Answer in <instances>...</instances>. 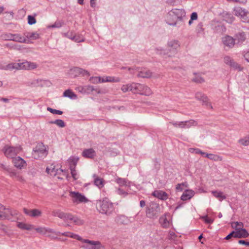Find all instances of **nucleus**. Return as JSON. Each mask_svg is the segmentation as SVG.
I'll return each mask as SVG.
<instances>
[{
	"mask_svg": "<svg viewBox=\"0 0 249 249\" xmlns=\"http://www.w3.org/2000/svg\"><path fill=\"white\" fill-rule=\"evenodd\" d=\"M37 65L34 62L18 60V62L12 63L8 64L6 66V69L9 70H32L36 69Z\"/></svg>",
	"mask_w": 249,
	"mask_h": 249,
	"instance_id": "obj_1",
	"label": "nucleus"
},
{
	"mask_svg": "<svg viewBox=\"0 0 249 249\" xmlns=\"http://www.w3.org/2000/svg\"><path fill=\"white\" fill-rule=\"evenodd\" d=\"M52 214L53 216H57L65 221H71L75 225H82L84 223L83 220L78 217L70 213H64L59 210L53 211Z\"/></svg>",
	"mask_w": 249,
	"mask_h": 249,
	"instance_id": "obj_2",
	"label": "nucleus"
},
{
	"mask_svg": "<svg viewBox=\"0 0 249 249\" xmlns=\"http://www.w3.org/2000/svg\"><path fill=\"white\" fill-rule=\"evenodd\" d=\"M96 207L100 213L107 215L111 214L114 211L113 203L107 199L98 201Z\"/></svg>",
	"mask_w": 249,
	"mask_h": 249,
	"instance_id": "obj_3",
	"label": "nucleus"
},
{
	"mask_svg": "<svg viewBox=\"0 0 249 249\" xmlns=\"http://www.w3.org/2000/svg\"><path fill=\"white\" fill-rule=\"evenodd\" d=\"M231 226L233 228L235 229V238H246L249 236V234L247 230L243 228V224L242 222H232Z\"/></svg>",
	"mask_w": 249,
	"mask_h": 249,
	"instance_id": "obj_4",
	"label": "nucleus"
},
{
	"mask_svg": "<svg viewBox=\"0 0 249 249\" xmlns=\"http://www.w3.org/2000/svg\"><path fill=\"white\" fill-rule=\"evenodd\" d=\"M160 212V209L159 204L152 202L150 203L147 207L146 213L148 217L154 218L158 217Z\"/></svg>",
	"mask_w": 249,
	"mask_h": 249,
	"instance_id": "obj_5",
	"label": "nucleus"
},
{
	"mask_svg": "<svg viewBox=\"0 0 249 249\" xmlns=\"http://www.w3.org/2000/svg\"><path fill=\"white\" fill-rule=\"evenodd\" d=\"M167 54L172 57L176 54L180 47V43L177 40L172 39L169 41L167 44Z\"/></svg>",
	"mask_w": 249,
	"mask_h": 249,
	"instance_id": "obj_6",
	"label": "nucleus"
},
{
	"mask_svg": "<svg viewBox=\"0 0 249 249\" xmlns=\"http://www.w3.org/2000/svg\"><path fill=\"white\" fill-rule=\"evenodd\" d=\"M134 93L145 96H149L152 93L150 88L147 86L140 83H134Z\"/></svg>",
	"mask_w": 249,
	"mask_h": 249,
	"instance_id": "obj_7",
	"label": "nucleus"
},
{
	"mask_svg": "<svg viewBox=\"0 0 249 249\" xmlns=\"http://www.w3.org/2000/svg\"><path fill=\"white\" fill-rule=\"evenodd\" d=\"M234 15L239 17L242 21L245 23L249 22V12L240 7L234 8Z\"/></svg>",
	"mask_w": 249,
	"mask_h": 249,
	"instance_id": "obj_8",
	"label": "nucleus"
},
{
	"mask_svg": "<svg viewBox=\"0 0 249 249\" xmlns=\"http://www.w3.org/2000/svg\"><path fill=\"white\" fill-rule=\"evenodd\" d=\"M21 150L20 146L13 147L6 145L3 149L5 156L8 158L14 159Z\"/></svg>",
	"mask_w": 249,
	"mask_h": 249,
	"instance_id": "obj_9",
	"label": "nucleus"
},
{
	"mask_svg": "<svg viewBox=\"0 0 249 249\" xmlns=\"http://www.w3.org/2000/svg\"><path fill=\"white\" fill-rule=\"evenodd\" d=\"M170 124L173 125L175 127L180 128H189L192 126H196L197 124V122L194 120H190L185 121L170 122Z\"/></svg>",
	"mask_w": 249,
	"mask_h": 249,
	"instance_id": "obj_10",
	"label": "nucleus"
},
{
	"mask_svg": "<svg viewBox=\"0 0 249 249\" xmlns=\"http://www.w3.org/2000/svg\"><path fill=\"white\" fill-rule=\"evenodd\" d=\"M81 242L86 244L82 246L85 249H104V247L99 241L83 239Z\"/></svg>",
	"mask_w": 249,
	"mask_h": 249,
	"instance_id": "obj_11",
	"label": "nucleus"
},
{
	"mask_svg": "<svg viewBox=\"0 0 249 249\" xmlns=\"http://www.w3.org/2000/svg\"><path fill=\"white\" fill-rule=\"evenodd\" d=\"M69 196L74 203H86L88 201V199L84 195L77 192L71 191Z\"/></svg>",
	"mask_w": 249,
	"mask_h": 249,
	"instance_id": "obj_12",
	"label": "nucleus"
},
{
	"mask_svg": "<svg viewBox=\"0 0 249 249\" xmlns=\"http://www.w3.org/2000/svg\"><path fill=\"white\" fill-rule=\"evenodd\" d=\"M171 14V10L168 13V15L166 17V22L167 23L171 26H178V27H181L182 26V24H180V22L178 21V18L176 16L172 15Z\"/></svg>",
	"mask_w": 249,
	"mask_h": 249,
	"instance_id": "obj_13",
	"label": "nucleus"
},
{
	"mask_svg": "<svg viewBox=\"0 0 249 249\" xmlns=\"http://www.w3.org/2000/svg\"><path fill=\"white\" fill-rule=\"evenodd\" d=\"M222 42L224 47L231 49L235 44V39L231 36L226 35L222 38Z\"/></svg>",
	"mask_w": 249,
	"mask_h": 249,
	"instance_id": "obj_14",
	"label": "nucleus"
},
{
	"mask_svg": "<svg viewBox=\"0 0 249 249\" xmlns=\"http://www.w3.org/2000/svg\"><path fill=\"white\" fill-rule=\"evenodd\" d=\"M32 157L35 159H39L45 157L47 153L46 150L43 147L39 148L36 147L35 150H33L32 153Z\"/></svg>",
	"mask_w": 249,
	"mask_h": 249,
	"instance_id": "obj_15",
	"label": "nucleus"
},
{
	"mask_svg": "<svg viewBox=\"0 0 249 249\" xmlns=\"http://www.w3.org/2000/svg\"><path fill=\"white\" fill-rule=\"evenodd\" d=\"M70 74L71 76L75 77L79 76L80 75H89V72L82 68L79 67H74L71 69L70 71Z\"/></svg>",
	"mask_w": 249,
	"mask_h": 249,
	"instance_id": "obj_16",
	"label": "nucleus"
},
{
	"mask_svg": "<svg viewBox=\"0 0 249 249\" xmlns=\"http://www.w3.org/2000/svg\"><path fill=\"white\" fill-rule=\"evenodd\" d=\"M14 214L8 209H5L4 207L0 204V218L2 219L11 220L10 215Z\"/></svg>",
	"mask_w": 249,
	"mask_h": 249,
	"instance_id": "obj_17",
	"label": "nucleus"
},
{
	"mask_svg": "<svg viewBox=\"0 0 249 249\" xmlns=\"http://www.w3.org/2000/svg\"><path fill=\"white\" fill-rule=\"evenodd\" d=\"M14 214L8 209H5L4 207L0 204V218L2 219L11 220L10 215Z\"/></svg>",
	"mask_w": 249,
	"mask_h": 249,
	"instance_id": "obj_18",
	"label": "nucleus"
},
{
	"mask_svg": "<svg viewBox=\"0 0 249 249\" xmlns=\"http://www.w3.org/2000/svg\"><path fill=\"white\" fill-rule=\"evenodd\" d=\"M171 14H172V15H174V14H175L176 16L178 21L180 22V24H182V26L183 24L182 19L186 15L185 10L183 9H174L171 10Z\"/></svg>",
	"mask_w": 249,
	"mask_h": 249,
	"instance_id": "obj_19",
	"label": "nucleus"
},
{
	"mask_svg": "<svg viewBox=\"0 0 249 249\" xmlns=\"http://www.w3.org/2000/svg\"><path fill=\"white\" fill-rule=\"evenodd\" d=\"M196 98L201 101L203 104L207 106L210 107L211 108H213L211 104L208 102V99L203 93L200 92H197L196 94Z\"/></svg>",
	"mask_w": 249,
	"mask_h": 249,
	"instance_id": "obj_20",
	"label": "nucleus"
},
{
	"mask_svg": "<svg viewBox=\"0 0 249 249\" xmlns=\"http://www.w3.org/2000/svg\"><path fill=\"white\" fill-rule=\"evenodd\" d=\"M14 166L18 168L21 169L26 166V161L20 157H15L13 159Z\"/></svg>",
	"mask_w": 249,
	"mask_h": 249,
	"instance_id": "obj_21",
	"label": "nucleus"
},
{
	"mask_svg": "<svg viewBox=\"0 0 249 249\" xmlns=\"http://www.w3.org/2000/svg\"><path fill=\"white\" fill-rule=\"evenodd\" d=\"M46 172L50 174V176L55 177L57 175H60L61 173H63L64 171L61 169H56L55 166L51 165L50 167H47L46 170Z\"/></svg>",
	"mask_w": 249,
	"mask_h": 249,
	"instance_id": "obj_22",
	"label": "nucleus"
},
{
	"mask_svg": "<svg viewBox=\"0 0 249 249\" xmlns=\"http://www.w3.org/2000/svg\"><path fill=\"white\" fill-rule=\"evenodd\" d=\"M75 90L81 93H89L93 91L94 89L92 86L87 85L77 87L75 88Z\"/></svg>",
	"mask_w": 249,
	"mask_h": 249,
	"instance_id": "obj_23",
	"label": "nucleus"
},
{
	"mask_svg": "<svg viewBox=\"0 0 249 249\" xmlns=\"http://www.w3.org/2000/svg\"><path fill=\"white\" fill-rule=\"evenodd\" d=\"M152 195L154 196L163 200H166L168 197V195L166 192L160 190H156L152 193Z\"/></svg>",
	"mask_w": 249,
	"mask_h": 249,
	"instance_id": "obj_24",
	"label": "nucleus"
},
{
	"mask_svg": "<svg viewBox=\"0 0 249 249\" xmlns=\"http://www.w3.org/2000/svg\"><path fill=\"white\" fill-rule=\"evenodd\" d=\"M82 155L84 158L92 159L96 156V152L92 148L86 149L83 150Z\"/></svg>",
	"mask_w": 249,
	"mask_h": 249,
	"instance_id": "obj_25",
	"label": "nucleus"
},
{
	"mask_svg": "<svg viewBox=\"0 0 249 249\" xmlns=\"http://www.w3.org/2000/svg\"><path fill=\"white\" fill-rule=\"evenodd\" d=\"M138 77L141 78H149L152 76V72L146 69L138 70Z\"/></svg>",
	"mask_w": 249,
	"mask_h": 249,
	"instance_id": "obj_26",
	"label": "nucleus"
},
{
	"mask_svg": "<svg viewBox=\"0 0 249 249\" xmlns=\"http://www.w3.org/2000/svg\"><path fill=\"white\" fill-rule=\"evenodd\" d=\"M134 83H132L130 84L123 85L121 87V89L124 93H125V92L130 91L134 93Z\"/></svg>",
	"mask_w": 249,
	"mask_h": 249,
	"instance_id": "obj_27",
	"label": "nucleus"
},
{
	"mask_svg": "<svg viewBox=\"0 0 249 249\" xmlns=\"http://www.w3.org/2000/svg\"><path fill=\"white\" fill-rule=\"evenodd\" d=\"M195 195V192L192 190H186L181 196V199L185 201L191 199Z\"/></svg>",
	"mask_w": 249,
	"mask_h": 249,
	"instance_id": "obj_28",
	"label": "nucleus"
},
{
	"mask_svg": "<svg viewBox=\"0 0 249 249\" xmlns=\"http://www.w3.org/2000/svg\"><path fill=\"white\" fill-rule=\"evenodd\" d=\"M121 79L119 77L113 76H106L101 77V83L104 82H119Z\"/></svg>",
	"mask_w": 249,
	"mask_h": 249,
	"instance_id": "obj_29",
	"label": "nucleus"
},
{
	"mask_svg": "<svg viewBox=\"0 0 249 249\" xmlns=\"http://www.w3.org/2000/svg\"><path fill=\"white\" fill-rule=\"evenodd\" d=\"M235 37L237 43L241 44L246 40V34L243 32H239L235 35Z\"/></svg>",
	"mask_w": 249,
	"mask_h": 249,
	"instance_id": "obj_30",
	"label": "nucleus"
},
{
	"mask_svg": "<svg viewBox=\"0 0 249 249\" xmlns=\"http://www.w3.org/2000/svg\"><path fill=\"white\" fill-rule=\"evenodd\" d=\"M94 178V183L99 188H102L104 185V180L102 178H99L97 175L94 174L93 175Z\"/></svg>",
	"mask_w": 249,
	"mask_h": 249,
	"instance_id": "obj_31",
	"label": "nucleus"
},
{
	"mask_svg": "<svg viewBox=\"0 0 249 249\" xmlns=\"http://www.w3.org/2000/svg\"><path fill=\"white\" fill-rule=\"evenodd\" d=\"M60 235H61V232L55 231L53 229L50 228L49 231H48L47 236L51 239H57V236Z\"/></svg>",
	"mask_w": 249,
	"mask_h": 249,
	"instance_id": "obj_32",
	"label": "nucleus"
},
{
	"mask_svg": "<svg viewBox=\"0 0 249 249\" xmlns=\"http://www.w3.org/2000/svg\"><path fill=\"white\" fill-rule=\"evenodd\" d=\"M78 160L79 158L77 157H71L68 160V162L70 164V169L75 168Z\"/></svg>",
	"mask_w": 249,
	"mask_h": 249,
	"instance_id": "obj_33",
	"label": "nucleus"
},
{
	"mask_svg": "<svg viewBox=\"0 0 249 249\" xmlns=\"http://www.w3.org/2000/svg\"><path fill=\"white\" fill-rule=\"evenodd\" d=\"M61 235L67 237H70L71 238L77 239L80 241H82L83 239L82 238L80 237L79 235L69 231L62 232L61 233Z\"/></svg>",
	"mask_w": 249,
	"mask_h": 249,
	"instance_id": "obj_34",
	"label": "nucleus"
},
{
	"mask_svg": "<svg viewBox=\"0 0 249 249\" xmlns=\"http://www.w3.org/2000/svg\"><path fill=\"white\" fill-rule=\"evenodd\" d=\"M12 41L18 42L20 43H25L26 42V39L24 36L19 34H14Z\"/></svg>",
	"mask_w": 249,
	"mask_h": 249,
	"instance_id": "obj_35",
	"label": "nucleus"
},
{
	"mask_svg": "<svg viewBox=\"0 0 249 249\" xmlns=\"http://www.w3.org/2000/svg\"><path fill=\"white\" fill-rule=\"evenodd\" d=\"M224 61L226 64L231 66V67L235 68H237V64L234 62L230 57L228 56L224 57Z\"/></svg>",
	"mask_w": 249,
	"mask_h": 249,
	"instance_id": "obj_36",
	"label": "nucleus"
},
{
	"mask_svg": "<svg viewBox=\"0 0 249 249\" xmlns=\"http://www.w3.org/2000/svg\"><path fill=\"white\" fill-rule=\"evenodd\" d=\"M212 193L213 194L214 197L218 199L219 200L221 201L226 198V196L223 194V193L222 192L213 191L212 192Z\"/></svg>",
	"mask_w": 249,
	"mask_h": 249,
	"instance_id": "obj_37",
	"label": "nucleus"
},
{
	"mask_svg": "<svg viewBox=\"0 0 249 249\" xmlns=\"http://www.w3.org/2000/svg\"><path fill=\"white\" fill-rule=\"evenodd\" d=\"M17 226L20 229L31 230L33 229V226L32 225L26 224L23 222H18Z\"/></svg>",
	"mask_w": 249,
	"mask_h": 249,
	"instance_id": "obj_38",
	"label": "nucleus"
},
{
	"mask_svg": "<svg viewBox=\"0 0 249 249\" xmlns=\"http://www.w3.org/2000/svg\"><path fill=\"white\" fill-rule=\"evenodd\" d=\"M35 230L38 233L47 236L48 231H49L50 228L46 227H38L36 228Z\"/></svg>",
	"mask_w": 249,
	"mask_h": 249,
	"instance_id": "obj_39",
	"label": "nucleus"
},
{
	"mask_svg": "<svg viewBox=\"0 0 249 249\" xmlns=\"http://www.w3.org/2000/svg\"><path fill=\"white\" fill-rule=\"evenodd\" d=\"M204 155L205 156V157H207L208 159H209L211 160H213L214 161H221L222 160V158L217 155L205 153V154H204Z\"/></svg>",
	"mask_w": 249,
	"mask_h": 249,
	"instance_id": "obj_40",
	"label": "nucleus"
},
{
	"mask_svg": "<svg viewBox=\"0 0 249 249\" xmlns=\"http://www.w3.org/2000/svg\"><path fill=\"white\" fill-rule=\"evenodd\" d=\"M63 96L64 97H67L71 99H75L77 98V96L74 94L71 90L67 89L66 90L64 93Z\"/></svg>",
	"mask_w": 249,
	"mask_h": 249,
	"instance_id": "obj_41",
	"label": "nucleus"
},
{
	"mask_svg": "<svg viewBox=\"0 0 249 249\" xmlns=\"http://www.w3.org/2000/svg\"><path fill=\"white\" fill-rule=\"evenodd\" d=\"M115 181L121 186H127L129 184L127 180L121 178H116Z\"/></svg>",
	"mask_w": 249,
	"mask_h": 249,
	"instance_id": "obj_42",
	"label": "nucleus"
},
{
	"mask_svg": "<svg viewBox=\"0 0 249 249\" xmlns=\"http://www.w3.org/2000/svg\"><path fill=\"white\" fill-rule=\"evenodd\" d=\"M238 142L244 146L249 145V134L238 140Z\"/></svg>",
	"mask_w": 249,
	"mask_h": 249,
	"instance_id": "obj_43",
	"label": "nucleus"
},
{
	"mask_svg": "<svg viewBox=\"0 0 249 249\" xmlns=\"http://www.w3.org/2000/svg\"><path fill=\"white\" fill-rule=\"evenodd\" d=\"M50 124H55L58 126L63 128L65 126V123L62 120L57 119L55 121H51L49 122Z\"/></svg>",
	"mask_w": 249,
	"mask_h": 249,
	"instance_id": "obj_44",
	"label": "nucleus"
},
{
	"mask_svg": "<svg viewBox=\"0 0 249 249\" xmlns=\"http://www.w3.org/2000/svg\"><path fill=\"white\" fill-rule=\"evenodd\" d=\"M26 36L30 39H33V40H36L39 38V35L38 33L35 32V33H27L26 34Z\"/></svg>",
	"mask_w": 249,
	"mask_h": 249,
	"instance_id": "obj_45",
	"label": "nucleus"
},
{
	"mask_svg": "<svg viewBox=\"0 0 249 249\" xmlns=\"http://www.w3.org/2000/svg\"><path fill=\"white\" fill-rule=\"evenodd\" d=\"M160 222L164 228H167L169 226V222L165 216H161L160 218Z\"/></svg>",
	"mask_w": 249,
	"mask_h": 249,
	"instance_id": "obj_46",
	"label": "nucleus"
},
{
	"mask_svg": "<svg viewBox=\"0 0 249 249\" xmlns=\"http://www.w3.org/2000/svg\"><path fill=\"white\" fill-rule=\"evenodd\" d=\"M30 213V216L35 217L40 216L42 214V212L41 211L36 209L31 210Z\"/></svg>",
	"mask_w": 249,
	"mask_h": 249,
	"instance_id": "obj_47",
	"label": "nucleus"
},
{
	"mask_svg": "<svg viewBox=\"0 0 249 249\" xmlns=\"http://www.w3.org/2000/svg\"><path fill=\"white\" fill-rule=\"evenodd\" d=\"M192 81L197 83H201L204 81V79L200 75L195 74L194 77L192 78Z\"/></svg>",
	"mask_w": 249,
	"mask_h": 249,
	"instance_id": "obj_48",
	"label": "nucleus"
},
{
	"mask_svg": "<svg viewBox=\"0 0 249 249\" xmlns=\"http://www.w3.org/2000/svg\"><path fill=\"white\" fill-rule=\"evenodd\" d=\"M9 175L11 177L15 178L18 180H23V178L16 172L14 169L12 170Z\"/></svg>",
	"mask_w": 249,
	"mask_h": 249,
	"instance_id": "obj_49",
	"label": "nucleus"
},
{
	"mask_svg": "<svg viewBox=\"0 0 249 249\" xmlns=\"http://www.w3.org/2000/svg\"><path fill=\"white\" fill-rule=\"evenodd\" d=\"M72 40L76 42H82L84 41V38L80 35H73Z\"/></svg>",
	"mask_w": 249,
	"mask_h": 249,
	"instance_id": "obj_50",
	"label": "nucleus"
},
{
	"mask_svg": "<svg viewBox=\"0 0 249 249\" xmlns=\"http://www.w3.org/2000/svg\"><path fill=\"white\" fill-rule=\"evenodd\" d=\"M119 219L120 222L123 224L127 225L131 222L130 219L124 215L120 216Z\"/></svg>",
	"mask_w": 249,
	"mask_h": 249,
	"instance_id": "obj_51",
	"label": "nucleus"
},
{
	"mask_svg": "<svg viewBox=\"0 0 249 249\" xmlns=\"http://www.w3.org/2000/svg\"><path fill=\"white\" fill-rule=\"evenodd\" d=\"M47 110L53 114L61 115L63 114V111L59 110L53 109L50 107H48Z\"/></svg>",
	"mask_w": 249,
	"mask_h": 249,
	"instance_id": "obj_52",
	"label": "nucleus"
},
{
	"mask_svg": "<svg viewBox=\"0 0 249 249\" xmlns=\"http://www.w3.org/2000/svg\"><path fill=\"white\" fill-rule=\"evenodd\" d=\"M71 176L74 180H76L79 178V175L75 170V168L70 169Z\"/></svg>",
	"mask_w": 249,
	"mask_h": 249,
	"instance_id": "obj_53",
	"label": "nucleus"
},
{
	"mask_svg": "<svg viewBox=\"0 0 249 249\" xmlns=\"http://www.w3.org/2000/svg\"><path fill=\"white\" fill-rule=\"evenodd\" d=\"M101 77H92L90 78V81L92 83L97 84L101 83Z\"/></svg>",
	"mask_w": 249,
	"mask_h": 249,
	"instance_id": "obj_54",
	"label": "nucleus"
},
{
	"mask_svg": "<svg viewBox=\"0 0 249 249\" xmlns=\"http://www.w3.org/2000/svg\"><path fill=\"white\" fill-rule=\"evenodd\" d=\"M0 167L2 168L5 171H7L9 174L13 170V169L9 166H6L3 163H0Z\"/></svg>",
	"mask_w": 249,
	"mask_h": 249,
	"instance_id": "obj_55",
	"label": "nucleus"
},
{
	"mask_svg": "<svg viewBox=\"0 0 249 249\" xmlns=\"http://www.w3.org/2000/svg\"><path fill=\"white\" fill-rule=\"evenodd\" d=\"M63 25V22L60 21H56L52 25L49 26L48 28H60Z\"/></svg>",
	"mask_w": 249,
	"mask_h": 249,
	"instance_id": "obj_56",
	"label": "nucleus"
},
{
	"mask_svg": "<svg viewBox=\"0 0 249 249\" xmlns=\"http://www.w3.org/2000/svg\"><path fill=\"white\" fill-rule=\"evenodd\" d=\"M225 20L228 23H232L234 20V18L230 14H227L225 17Z\"/></svg>",
	"mask_w": 249,
	"mask_h": 249,
	"instance_id": "obj_57",
	"label": "nucleus"
},
{
	"mask_svg": "<svg viewBox=\"0 0 249 249\" xmlns=\"http://www.w3.org/2000/svg\"><path fill=\"white\" fill-rule=\"evenodd\" d=\"M189 151L191 153H195L196 154H200L202 155H204L205 154V152H202L200 149L198 148H190Z\"/></svg>",
	"mask_w": 249,
	"mask_h": 249,
	"instance_id": "obj_58",
	"label": "nucleus"
},
{
	"mask_svg": "<svg viewBox=\"0 0 249 249\" xmlns=\"http://www.w3.org/2000/svg\"><path fill=\"white\" fill-rule=\"evenodd\" d=\"M13 35L12 34H6L2 36V37L3 39L7 40H12L13 37Z\"/></svg>",
	"mask_w": 249,
	"mask_h": 249,
	"instance_id": "obj_59",
	"label": "nucleus"
},
{
	"mask_svg": "<svg viewBox=\"0 0 249 249\" xmlns=\"http://www.w3.org/2000/svg\"><path fill=\"white\" fill-rule=\"evenodd\" d=\"M36 22V19L35 18L31 15L28 16V23L30 25H33L35 24Z\"/></svg>",
	"mask_w": 249,
	"mask_h": 249,
	"instance_id": "obj_60",
	"label": "nucleus"
},
{
	"mask_svg": "<svg viewBox=\"0 0 249 249\" xmlns=\"http://www.w3.org/2000/svg\"><path fill=\"white\" fill-rule=\"evenodd\" d=\"M203 24L202 22H200L197 24L196 28V30L197 32V33H202V32L203 31Z\"/></svg>",
	"mask_w": 249,
	"mask_h": 249,
	"instance_id": "obj_61",
	"label": "nucleus"
},
{
	"mask_svg": "<svg viewBox=\"0 0 249 249\" xmlns=\"http://www.w3.org/2000/svg\"><path fill=\"white\" fill-rule=\"evenodd\" d=\"M201 218L203 219L204 221L208 224H211L213 221L212 219L209 218L207 215L202 216Z\"/></svg>",
	"mask_w": 249,
	"mask_h": 249,
	"instance_id": "obj_62",
	"label": "nucleus"
},
{
	"mask_svg": "<svg viewBox=\"0 0 249 249\" xmlns=\"http://www.w3.org/2000/svg\"><path fill=\"white\" fill-rule=\"evenodd\" d=\"M117 194L123 196H125L127 195V192L120 188H119L117 190Z\"/></svg>",
	"mask_w": 249,
	"mask_h": 249,
	"instance_id": "obj_63",
	"label": "nucleus"
},
{
	"mask_svg": "<svg viewBox=\"0 0 249 249\" xmlns=\"http://www.w3.org/2000/svg\"><path fill=\"white\" fill-rule=\"evenodd\" d=\"M38 79H33L31 82L28 83V85L30 86H36L38 83Z\"/></svg>",
	"mask_w": 249,
	"mask_h": 249,
	"instance_id": "obj_64",
	"label": "nucleus"
}]
</instances>
